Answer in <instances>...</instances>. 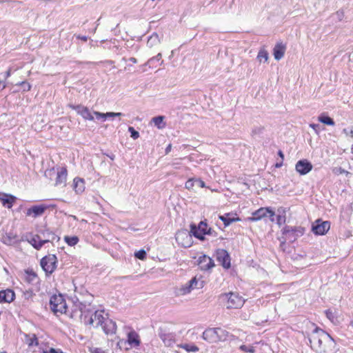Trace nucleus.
I'll list each match as a JSON object with an SVG mask.
<instances>
[{
	"mask_svg": "<svg viewBox=\"0 0 353 353\" xmlns=\"http://www.w3.org/2000/svg\"><path fill=\"white\" fill-rule=\"evenodd\" d=\"M90 299L84 301H81L77 297L72 298L73 305L70 310L68 309V315L72 319L82 320L83 314L85 313H90L92 310L89 307L91 305L92 295L88 294Z\"/></svg>",
	"mask_w": 353,
	"mask_h": 353,
	"instance_id": "obj_1",
	"label": "nucleus"
},
{
	"mask_svg": "<svg viewBox=\"0 0 353 353\" xmlns=\"http://www.w3.org/2000/svg\"><path fill=\"white\" fill-rule=\"evenodd\" d=\"M49 305L51 311L57 316L59 314H68V306L62 294L51 296Z\"/></svg>",
	"mask_w": 353,
	"mask_h": 353,
	"instance_id": "obj_2",
	"label": "nucleus"
},
{
	"mask_svg": "<svg viewBox=\"0 0 353 353\" xmlns=\"http://www.w3.org/2000/svg\"><path fill=\"white\" fill-rule=\"evenodd\" d=\"M57 262V257L55 254H48L41 259L40 265L46 274L49 276L56 270Z\"/></svg>",
	"mask_w": 353,
	"mask_h": 353,
	"instance_id": "obj_3",
	"label": "nucleus"
},
{
	"mask_svg": "<svg viewBox=\"0 0 353 353\" xmlns=\"http://www.w3.org/2000/svg\"><path fill=\"white\" fill-rule=\"evenodd\" d=\"M220 299L223 301L227 300L228 308H239L243 305L245 300L236 293L230 292L224 293L220 295Z\"/></svg>",
	"mask_w": 353,
	"mask_h": 353,
	"instance_id": "obj_4",
	"label": "nucleus"
},
{
	"mask_svg": "<svg viewBox=\"0 0 353 353\" xmlns=\"http://www.w3.org/2000/svg\"><path fill=\"white\" fill-rule=\"evenodd\" d=\"M330 336L328 333L322 329L316 327L309 341L310 343L318 344L319 350L323 346V343H325Z\"/></svg>",
	"mask_w": 353,
	"mask_h": 353,
	"instance_id": "obj_5",
	"label": "nucleus"
},
{
	"mask_svg": "<svg viewBox=\"0 0 353 353\" xmlns=\"http://www.w3.org/2000/svg\"><path fill=\"white\" fill-rule=\"evenodd\" d=\"M305 228L301 226L292 227L285 225L282 229V233L291 241H294L298 237L303 235Z\"/></svg>",
	"mask_w": 353,
	"mask_h": 353,
	"instance_id": "obj_6",
	"label": "nucleus"
},
{
	"mask_svg": "<svg viewBox=\"0 0 353 353\" xmlns=\"http://www.w3.org/2000/svg\"><path fill=\"white\" fill-rule=\"evenodd\" d=\"M330 228V222L318 219L312 224V231L315 235H324Z\"/></svg>",
	"mask_w": 353,
	"mask_h": 353,
	"instance_id": "obj_7",
	"label": "nucleus"
},
{
	"mask_svg": "<svg viewBox=\"0 0 353 353\" xmlns=\"http://www.w3.org/2000/svg\"><path fill=\"white\" fill-rule=\"evenodd\" d=\"M55 204H46L42 203L39 205H34L27 210L26 214L30 216L33 215L34 218L41 216L47 209L56 208Z\"/></svg>",
	"mask_w": 353,
	"mask_h": 353,
	"instance_id": "obj_8",
	"label": "nucleus"
},
{
	"mask_svg": "<svg viewBox=\"0 0 353 353\" xmlns=\"http://www.w3.org/2000/svg\"><path fill=\"white\" fill-rule=\"evenodd\" d=\"M192 234L186 230L179 231L176 234V240L179 244H181L183 248H190L192 245Z\"/></svg>",
	"mask_w": 353,
	"mask_h": 353,
	"instance_id": "obj_9",
	"label": "nucleus"
},
{
	"mask_svg": "<svg viewBox=\"0 0 353 353\" xmlns=\"http://www.w3.org/2000/svg\"><path fill=\"white\" fill-rule=\"evenodd\" d=\"M216 257L223 268L228 270L231 267L230 256L226 250L218 249L216 251Z\"/></svg>",
	"mask_w": 353,
	"mask_h": 353,
	"instance_id": "obj_10",
	"label": "nucleus"
},
{
	"mask_svg": "<svg viewBox=\"0 0 353 353\" xmlns=\"http://www.w3.org/2000/svg\"><path fill=\"white\" fill-rule=\"evenodd\" d=\"M68 106L72 110H74L77 113L81 115L85 120H94L93 113L90 112L88 107H85L81 104L73 105L72 103H69Z\"/></svg>",
	"mask_w": 353,
	"mask_h": 353,
	"instance_id": "obj_11",
	"label": "nucleus"
},
{
	"mask_svg": "<svg viewBox=\"0 0 353 353\" xmlns=\"http://www.w3.org/2000/svg\"><path fill=\"white\" fill-rule=\"evenodd\" d=\"M158 336L167 347H171L175 343V334L168 332L161 327L158 329Z\"/></svg>",
	"mask_w": 353,
	"mask_h": 353,
	"instance_id": "obj_12",
	"label": "nucleus"
},
{
	"mask_svg": "<svg viewBox=\"0 0 353 353\" xmlns=\"http://www.w3.org/2000/svg\"><path fill=\"white\" fill-rule=\"evenodd\" d=\"M312 164L307 159L299 160L296 163L295 167L296 172H299L301 175H305L307 174L312 170Z\"/></svg>",
	"mask_w": 353,
	"mask_h": 353,
	"instance_id": "obj_13",
	"label": "nucleus"
},
{
	"mask_svg": "<svg viewBox=\"0 0 353 353\" xmlns=\"http://www.w3.org/2000/svg\"><path fill=\"white\" fill-rule=\"evenodd\" d=\"M198 264L201 270L205 271L210 270L215 265L213 259L206 254L199 256Z\"/></svg>",
	"mask_w": 353,
	"mask_h": 353,
	"instance_id": "obj_14",
	"label": "nucleus"
},
{
	"mask_svg": "<svg viewBox=\"0 0 353 353\" xmlns=\"http://www.w3.org/2000/svg\"><path fill=\"white\" fill-rule=\"evenodd\" d=\"M15 299V292L13 290L8 288L0 290V303H12Z\"/></svg>",
	"mask_w": 353,
	"mask_h": 353,
	"instance_id": "obj_15",
	"label": "nucleus"
},
{
	"mask_svg": "<svg viewBox=\"0 0 353 353\" xmlns=\"http://www.w3.org/2000/svg\"><path fill=\"white\" fill-rule=\"evenodd\" d=\"M17 199V198L12 194L3 192L0 193V201L1 202L3 207L8 209L13 206Z\"/></svg>",
	"mask_w": 353,
	"mask_h": 353,
	"instance_id": "obj_16",
	"label": "nucleus"
},
{
	"mask_svg": "<svg viewBox=\"0 0 353 353\" xmlns=\"http://www.w3.org/2000/svg\"><path fill=\"white\" fill-rule=\"evenodd\" d=\"M105 334H113L116 333V323L109 318H105L104 323L100 325Z\"/></svg>",
	"mask_w": 353,
	"mask_h": 353,
	"instance_id": "obj_17",
	"label": "nucleus"
},
{
	"mask_svg": "<svg viewBox=\"0 0 353 353\" xmlns=\"http://www.w3.org/2000/svg\"><path fill=\"white\" fill-rule=\"evenodd\" d=\"M38 232L44 240H46V243H52L54 241H59L60 240L59 236L50 231L48 228L40 229Z\"/></svg>",
	"mask_w": 353,
	"mask_h": 353,
	"instance_id": "obj_18",
	"label": "nucleus"
},
{
	"mask_svg": "<svg viewBox=\"0 0 353 353\" xmlns=\"http://www.w3.org/2000/svg\"><path fill=\"white\" fill-rule=\"evenodd\" d=\"M216 328H208L203 332L202 338L209 343L218 342Z\"/></svg>",
	"mask_w": 353,
	"mask_h": 353,
	"instance_id": "obj_19",
	"label": "nucleus"
},
{
	"mask_svg": "<svg viewBox=\"0 0 353 353\" xmlns=\"http://www.w3.org/2000/svg\"><path fill=\"white\" fill-rule=\"evenodd\" d=\"M190 227V232L194 237L195 234H199L201 235V234L204 233V232L208 229L206 220L200 221L197 225L194 223H191Z\"/></svg>",
	"mask_w": 353,
	"mask_h": 353,
	"instance_id": "obj_20",
	"label": "nucleus"
},
{
	"mask_svg": "<svg viewBox=\"0 0 353 353\" xmlns=\"http://www.w3.org/2000/svg\"><path fill=\"white\" fill-rule=\"evenodd\" d=\"M336 347V343L333 338L330 336L327 341L323 343V346L317 350L319 353H334Z\"/></svg>",
	"mask_w": 353,
	"mask_h": 353,
	"instance_id": "obj_21",
	"label": "nucleus"
},
{
	"mask_svg": "<svg viewBox=\"0 0 353 353\" xmlns=\"http://www.w3.org/2000/svg\"><path fill=\"white\" fill-rule=\"evenodd\" d=\"M286 50V46L283 43H277L273 48V55L276 61L281 59Z\"/></svg>",
	"mask_w": 353,
	"mask_h": 353,
	"instance_id": "obj_22",
	"label": "nucleus"
},
{
	"mask_svg": "<svg viewBox=\"0 0 353 353\" xmlns=\"http://www.w3.org/2000/svg\"><path fill=\"white\" fill-rule=\"evenodd\" d=\"M268 208H261L259 210L254 211L252 214V216L248 218L250 221H257L261 220L262 218L268 216Z\"/></svg>",
	"mask_w": 353,
	"mask_h": 353,
	"instance_id": "obj_23",
	"label": "nucleus"
},
{
	"mask_svg": "<svg viewBox=\"0 0 353 353\" xmlns=\"http://www.w3.org/2000/svg\"><path fill=\"white\" fill-rule=\"evenodd\" d=\"M127 342L131 347H139L141 344V340L139 334L134 331L132 330L128 333Z\"/></svg>",
	"mask_w": 353,
	"mask_h": 353,
	"instance_id": "obj_24",
	"label": "nucleus"
},
{
	"mask_svg": "<svg viewBox=\"0 0 353 353\" xmlns=\"http://www.w3.org/2000/svg\"><path fill=\"white\" fill-rule=\"evenodd\" d=\"M30 244L37 250H39L44 244L47 243L46 240H44L41 235L36 234L33 236L29 241Z\"/></svg>",
	"mask_w": 353,
	"mask_h": 353,
	"instance_id": "obj_25",
	"label": "nucleus"
},
{
	"mask_svg": "<svg viewBox=\"0 0 353 353\" xmlns=\"http://www.w3.org/2000/svg\"><path fill=\"white\" fill-rule=\"evenodd\" d=\"M219 219L223 222L225 227L230 225L231 223L241 221V219L236 215L232 216L230 213H226L224 215H220Z\"/></svg>",
	"mask_w": 353,
	"mask_h": 353,
	"instance_id": "obj_26",
	"label": "nucleus"
},
{
	"mask_svg": "<svg viewBox=\"0 0 353 353\" xmlns=\"http://www.w3.org/2000/svg\"><path fill=\"white\" fill-rule=\"evenodd\" d=\"M73 188L77 194L82 193L85 190V181L82 178L76 177L73 181Z\"/></svg>",
	"mask_w": 353,
	"mask_h": 353,
	"instance_id": "obj_27",
	"label": "nucleus"
},
{
	"mask_svg": "<svg viewBox=\"0 0 353 353\" xmlns=\"http://www.w3.org/2000/svg\"><path fill=\"white\" fill-rule=\"evenodd\" d=\"M161 53L157 54L155 57L150 58L145 63L149 68H157L159 65H162L163 61L161 60Z\"/></svg>",
	"mask_w": 353,
	"mask_h": 353,
	"instance_id": "obj_28",
	"label": "nucleus"
},
{
	"mask_svg": "<svg viewBox=\"0 0 353 353\" xmlns=\"http://www.w3.org/2000/svg\"><path fill=\"white\" fill-rule=\"evenodd\" d=\"M67 179V169L65 167L61 168V170L57 172L56 178V185L65 184Z\"/></svg>",
	"mask_w": 353,
	"mask_h": 353,
	"instance_id": "obj_29",
	"label": "nucleus"
},
{
	"mask_svg": "<svg viewBox=\"0 0 353 353\" xmlns=\"http://www.w3.org/2000/svg\"><path fill=\"white\" fill-rule=\"evenodd\" d=\"M165 117L159 115L152 119V122L159 130L164 128L166 126V123L164 122Z\"/></svg>",
	"mask_w": 353,
	"mask_h": 353,
	"instance_id": "obj_30",
	"label": "nucleus"
},
{
	"mask_svg": "<svg viewBox=\"0 0 353 353\" xmlns=\"http://www.w3.org/2000/svg\"><path fill=\"white\" fill-rule=\"evenodd\" d=\"M318 120L319 122L327 125H334L335 122L330 117H329L326 113H322L321 114L319 117Z\"/></svg>",
	"mask_w": 353,
	"mask_h": 353,
	"instance_id": "obj_31",
	"label": "nucleus"
},
{
	"mask_svg": "<svg viewBox=\"0 0 353 353\" xmlns=\"http://www.w3.org/2000/svg\"><path fill=\"white\" fill-rule=\"evenodd\" d=\"M101 313L102 311H94L93 313L92 312L90 314L91 316H93L94 321H96V327H99L101 325L103 324V323H104V320L105 318L103 316Z\"/></svg>",
	"mask_w": 353,
	"mask_h": 353,
	"instance_id": "obj_32",
	"label": "nucleus"
},
{
	"mask_svg": "<svg viewBox=\"0 0 353 353\" xmlns=\"http://www.w3.org/2000/svg\"><path fill=\"white\" fill-rule=\"evenodd\" d=\"M26 343L28 346H37L39 345V340L35 334H25Z\"/></svg>",
	"mask_w": 353,
	"mask_h": 353,
	"instance_id": "obj_33",
	"label": "nucleus"
},
{
	"mask_svg": "<svg viewBox=\"0 0 353 353\" xmlns=\"http://www.w3.org/2000/svg\"><path fill=\"white\" fill-rule=\"evenodd\" d=\"M206 234L216 237L218 233L216 231H214L212 228H208V229L205 230L204 233L201 234V235L199 234H195V238L198 239L201 241H204L205 240V236Z\"/></svg>",
	"mask_w": 353,
	"mask_h": 353,
	"instance_id": "obj_34",
	"label": "nucleus"
},
{
	"mask_svg": "<svg viewBox=\"0 0 353 353\" xmlns=\"http://www.w3.org/2000/svg\"><path fill=\"white\" fill-rule=\"evenodd\" d=\"M26 274V281L29 283H32L37 279V274L32 269H27L25 270Z\"/></svg>",
	"mask_w": 353,
	"mask_h": 353,
	"instance_id": "obj_35",
	"label": "nucleus"
},
{
	"mask_svg": "<svg viewBox=\"0 0 353 353\" xmlns=\"http://www.w3.org/2000/svg\"><path fill=\"white\" fill-rule=\"evenodd\" d=\"M159 43H160V39H159V34L156 32H154L151 36L149 37L148 41H147V45L150 48H152L154 46H155Z\"/></svg>",
	"mask_w": 353,
	"mask_h": 353,
	"instance_id": "obj_36",
	"label": "nucleus"
},
{
	"mask_svg": "<svg viewBox=\"0 0 353 353\" xmlns=\"http://www.w3.org/2000/svg\"><path fill=\"white\" fill-rule=\"evenodd\" d=\"M192 288L190 286V285L188 283H187L177 290L176 294L177 296L185 295V294H189L192 291Z\"/></svg>",
	"mask_w": 353,
	"mask_h": 353,
	"instance_id": "obj_37",
	"label": "nucleus"
},
{
	"mask_svg": "<svg viewBox=\"0 0 353 353\" xmlns=\"http://www.w3.org/2000/svg\"><path fill=\"white\" fill-rule=\"evenodd\" d=\"M179 346L188 352H196L199 350V347L194 344L181 343Z\"/></svg>",
	"mask_w": 353,
	"mask_h": 353,
	"instance_id": "obj_38",
	"label": "nucleus"
},
{
	"mask_svg": "<svg viewBox=\"0 0 353 353\" xmlns=\"http://www.w3.org/2000/svg\"><path fill=\"white\" fill-rule=\"evenodd\" d=\"M217 332L218 341H224L227 340L228 336L229 335V332L225 330H223L221 327H216Z\"/></svg>",
	"mask_w": 353,
	"mask_h": 353,
	"instance_id": "obj_39",
	"label": "nucleus"
},
{
	"mask_svg": "<svg viewBox=\"0 0 353 353\" xmlns=\"http://www.w3.org/2000/svg\"><path fill=\"white\" fill-rule=\"evenodd\" d=\"M188 283L190 285V286L192 288V290H193V289L202 288L203 287L204 281H201L200 282H199V281L196 279V278L194 277L191 280H190Z\"/></svg>",
	"mask_w": 353,
	"mask_h": 353,
	"instance_id": "obj_40",
	"label": "nucleus"
},
{
	"mask_svg": "<svg viewBox=\"0 0 353 353\" xmlns=\"http://www.w3.org/2000/svg\"><path fill=\"white\" fill-rule=\"evenodd\" d=\"M64 240L70 246H74L77 244L79 239L77 236H65Z\"/></svg>",
	"mask_w": 353,
	"mask_h": 353,
	"instance_id": "obj_41",
	"label": "nucleus"
},
{
	"mask_svg": "<svg viewBox=\"0 0 353 353\" xmlns=\"http://www.w3.org/2000/svg\"><path fill=\"white\" fill-rule=\"evenodd\" d=\"M17 87H20L22 92H28L30 90L32 85L26 81H23L15 84Z\"/></svg>",
	"mask_w": 353,
	"mask_h": 353,
	"instance_id": "obj_42",
	"label": "nucleus"
},
{
	"mask_svg": "<svg viewBox=\"0 0 353 353\" xmlns=\"http://www.w3.org/2000/svg\"><path fill=\"white\" fill-rule=\"evenodd\" d=\"M85 313L83 314L82 320H81V322H83L85 325H92L94 321L93 316H91V313Z\"/></svg>",
	"mask_w": 353,
	"mask_h": 353,
	"instance_id": "obj_43",
	"label": "nucleus"
},
{
	"mask_svg": "<svg viewBox=\"0 0 353 353\" xmlns=\"http://www.w3.org/2000/svg\"><path fill=\"white\" fill-rule=\"evenodd\" d=\"M268 52L265 50H260L258 55H257V59L261 62L263 60L266 62L268 60Z\"/></svg>",
	"mask_w": 353,
	"mask_h": 353,
	"instance_id": "obj_44",
	"label": "nucleus"
},
{
	"mask_svg": "<svg viewBox=\"0 0 353 353\" xmlns=\"http://www.w3.org/2000/svg\"><path fill=\"white\" fill-rule=\"evenodd\" d=\"M17 241H18V239H17V236L14 235V236H12L11 234H9L5 238L4 243L6 244L11 245V244H14V243H17Z\"/></svg>",
	"mask_w": 353,
	"mask_h": 353,
	"instance_id": "obj_45",
	"label": "nucleus"
},
{
	"mask_svg": "<svg viewBox=\"0 0 353 353\" xmlns=\"http://www.w3.org/2000/svg\"><path fill=\"white\" fill-rule=\"evenodd\" d=\"M265 130V128L263 126H256L254 127L251 132L252 137H254L256 135H260L263 134V131Z\"/></svg>",
	"mask_w": 353,
	"mask_h": 353,
	"instance_id": "obj_46",
	"label": "nucleus"
},
{
	"mask_svg": "<svg viewBox=\"0 0 353 353\" xmlns=\"http://www.w3.org/2000/svg\"><path fill=\"white\" fill-rule=\"evenodd\" d=\"M146 256H147L146 252L143 249H141L137 252H135V253H134V256L137 259H139L140 260H144L146 258Z\"/></svg>",
	"mask_w": 353,
	"mask_h": 353,
	"instance_id": "obj_47",
	"label": "nucleus"
},
{
	"mask_svg": "<svg viewBox=\"0 0 353 353\" xmlns=\"http://www.w3.org/2000/svg\"><path fill=\"white\" fill-rule=\"evenodd\" d=\"M128 132L130 133V137L133 139H137L139 137V132L137 131L133 127H128Z\"/></svg>",
	"mask_w": 353,
	"mask_h": 353,
	"instance_id": "obj_48",
	"label": "nucleus"
},
{
	"mask_svg": "<svg viewBox=\"0 0 353 353\" xmlns=\"http://www.w3.org/2000/svg\"><path fill=\"white\" fill-rule=\"evenodd\" d=\"M240 349L244 352L254 353L255 352V349L253 346H246L245 345H242L240 347Z\"/></svg>",
	"mask_w": 353,
	"mask_h": 353,
	"instance_id": "obj_49",
	"label": "nucleus"
},
{
	"mask_svg": "<svg viewBox=\"0 0 353 353\" xmlns=\"http://www.w3.org/2000/svg\"><path fill=\"white\" fill-rule=\"evenodd\" d=\"M195 185V179H191L185 182V187L188 190H191Z\"/></svg>",
	"mask_w": 353,
	"mask_h": 353,
	"instance_id": "obj_50",
	"label": "nucleus"
},
{
	"mask_svg": "<svg viewBox=\"0 0 353 353\" xmlns=\"http://www.w3.org/2000/svg\"><path fill=\"white\" fill-rule=\"evenodd\" d=\"M332 17L336 18L339 21H341L344 18V12L343 10H339Z\"/></svg>",
	"mask_w": 353,
	"mask_h": 353,
	"instance_id": "obj_51",
	"label": "nucleus"
},
{
	"mask_svg": "<svg viewBox=\"0 0 353 353\" xmlns=\"http://www.w3.org/2000/svg\"><path fill=\"white\" fill-rule=\"evenodd\" d=\"M93 114L95 115L96 117V119L97 120H103V121H105L106 119V117L105 115V113H102V112H97V111H94L93 112Z\"/></svg>",
	"mask_w": 353,
	"mask_h": 353,
	"instance_id": "obj_52",
	"label": "nucleus"
},
{
	"mask_svg": "<svg viewBox=\"0 0 353 353\" xmlns=\"http://www.w3.org/2000/svg\"><path fill=\"white\" fill-rule=\"evenodd\" d=\"M286 221V216H281V215H277L276 216V223L277 224L281 226L282 224L285 223Z\"/></svg>",
	"mask_w": 353,
	"mask_h": 353,
	"instance_id": "obj_53",
	"label": "nucleus"
},
{
	"mask_svg": "<svg viewBox=\"0 0 353 353\" xmlns=\"http://www.w3.org/2000/svg\"><path fill=\"white\" fill-rule=\"evenodd\" d=\"M310 127L312 128L317 134H319L321 130V126L318 123H310Z\"/></svg>",
	"mask_w": 353,
	"mask_h": 353,
	"instance_id": "obj_54",
	"label": "nucleus"
},
{
	"mask_svg": "<svg viewBox=\"0 0 353 353\" xmlns=\"http://www.w3.org/2000/svg\"><path fill=\"white\" fill-rule=\"evenodd\" d=\"M268 216L270 217L271 221H274L275 212L270 208H268Z\"/></svg>",
	"mask_w": 353,
	"mask_h": 353,
	"instance_id": "obj_55",
	"label": "nucleus"
},
{
	"mask_svg": "<svg viewBox=\"0 0 353 353\" xmlns=\"http://www.w3.org/2000/svg\"><path fill=\"white\" fill-rule=\"evenodd\" d=\"M195 185L199 188L205 187V182L200 179H195Z\"/></svg>",
	"mask_w": 353,
	"mask_h": 353,
	"instance_id": "obj_56",
	"label": "nucleus"
},
{
	"mask_svg": "<svg viewBox=\"0 0 353 353\" xmlns=\"http://www.w3.org/2000/svg\"><path fill=\"white\" fill-rule=\"evenodd\" d=\"M43 353H63V352L59 349H55L53 347H50L48 351H43Z\"/></svg>",
	"mask_w": 353,
	"mask_h": 353,
	"instance_id": "obj_57",
	"label": "nucleus"
},
{
	"mask_svg": "<svg viewBox=\"0 0 353 353\" xmlns=\"http://www.w3.org/2000/svg\"><path fill=\"white\" fill-rule=\"evenodd\" d=\"M277 212L278 215L285 216L286 210L285 208L280 207L279 208H278Z\"/></svg>",
	"mask_w": 353,
	"mask_h": 353,
	"instance_id": "obj_58",
	"label": "nucleus"
},
{
	"mask_svg": "<svg viewBox=\"0 0 353 353\" xmlns=\"http://www.w3.org/2000/svg\"><path fill=\"white\" fill-rule=\"evenodd\" d=\"M32 292L31 291H26L23 293V296L26 299L28 300L32 296Z\"/></svg>",
	"mask_w": 353,
	"mask_h": 353,
	"instance_id": "obj_59",
	"label": "nucleus"
},
{
	"mask_svg": "<svg viewBox=\"0 0 353 353\" xmlns=\"http://www.w3.org/2000/svg\"><path fill=\"white\" fill-rule=\"evenodd\" d=\"M74 36L77 37V39H81L83 41H87L88 39V37L87 36H81L80 34H78V35L74 34Z\"/></svg>",
	"mask_w": 353,
	"mask_h": 353,
	"instance_id": "obj_60",
	"label": "nucleus"
},
{
	"mask_svg": "<svg viewBox=\"0 0 353 353\" xmlns=\"http://www.w3.org/2000/svg\"><path fill=\"white\" fill-rule=\"evenodd\" d=\"M91 352L92 353H104L105 352L101 348L95 347L91 351Z\"/></svg>",
	"mask_w": 353,
	"mask_h": 353,
	"instance_id": "obj_61",
	"label": "nucleus"
},
{
	"mask_svg": "<svg viewBox=\"0 0 353 353\" xmlns=\"http://www.w3.org/2000/svg\"><path fill=\"white\" fill-rule=\"evenodd\" d=\"M325 314L329 319H332L334 317L332 312L330 310L325 311Z\"/></svg>",
	"mask_w": 353,
	"mask_h": 353,
	"instance_id": "obj_62",
	"label": "nucleus"
},
{
	"mask_svg": "<svg viewBox=\"0 0 353 353\" xmlns=\"http://www.w3.org/2000/svg\"><path fill=\"white\" fill-rule=\"evenodd\" d=\"M343 132H344L345 134H346L347 135V134H350V135H351V137H353V129H352L350 132H348V131H347V130L345 128V129H343Z\"/></svg>",
	"mask_w": 353,
	"mask_h": 353,
	"instance_id": "obj_63",
	"label": "nucleus"
},
{
	"mask_svg": "<svg viewBox=\"0 0 353 353\" xmlns=\"http://www.w3.org/2000/svg\"><path fill=\"white\" fill-rule=\"evenodd\" d=\"M171 149H172V144H171V143H170V144L166 147V148H165V154H168V153L171 151Z\"/></svg>",
	"mask_w": 353,
	"mask_h": 353,
	"instance_id": "obj_64",
	"label": "nucleus"
}]
</instances>
